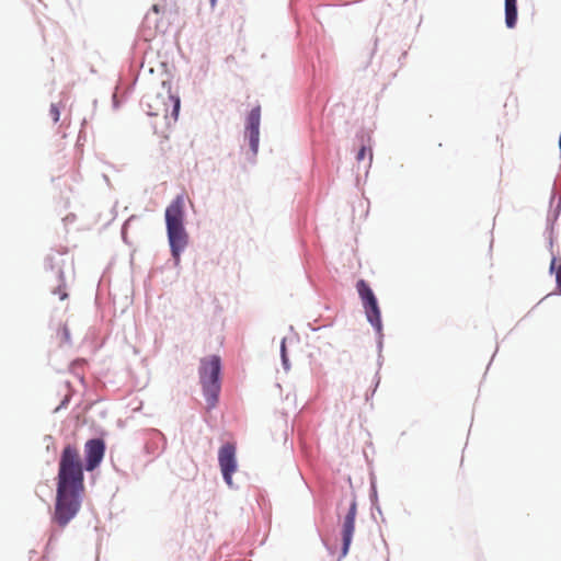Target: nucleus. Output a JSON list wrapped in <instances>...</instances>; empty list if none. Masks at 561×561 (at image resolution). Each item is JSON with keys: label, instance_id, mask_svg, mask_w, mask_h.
<instances>
[{"label": "nucleus", "instance_id": "f257e3e1", "mask_svg": "<svg viewBox=\"0 0 561 561\" xmlns=\"http://www.w3.org/2000/svg\"><path fill=\"white\" fill-rule=\"evenodd\" d=\"M84 492L83 465L73 445L64 447L58 467L56 504L53 519L65 527L79 512Z\"/></svg>", "mask_w": 561, "mask_h": 561}, {"label": "nucleus", "instance_id": "f03ea898", "mask_svg": "<svg viewBox=\"0 0 561 561\" xmlns=\"http://www.w3.org/2000/svg\"><path fill=\"white\" fill-rule=\"evenodd\" d=\"M220 369L221 362L220 357L217 355H210L201 360L199 379L209 409L214 408L218 402L220 392Z\"/></svg>", "mask_w": 561, "mask_h": 561}, {"label": "nucleus", "instance_id": "7ed1b4c3", "mask_svg": "<svg viewBox=\"0 0 561 561\" xmlns=\"http://www.w3.org/2000/svg\"><path fill=\"white\" fill-rule=\"evenodd\" d=\"M147 113L150 116L162 117L169 126L178 121L180 99L170 93L149 94L146 96Z\"/></svg>", "mask_w": 561, "mask_h": 561}, {"label": "nucleus", "instance_id": "20e7f679", "mask_svg": "<svg viewBox=\"0 0 561 561\" xmlns=\"http://www.w3.org/2000/svg\"><path fill=\"white\" fill-rule=\"evenodd\" d=\"M356 289L362 299L367 320L378 332H380L382 328L381 314L376 296L364 279H359L357 282Z\"/></svg>", "mask_w": 561, "mask_h": 561}, {"label": "nucleus", "instance_id": "39448f33", "mask_svg": "<svg viewBox=\"0 0 561 561\" xmlns=\"http://www.w3.org/2000/svg\"><path fill=\"white\" fill-rule=\"evenodd\" d=\"M218 461L224 480L229 486H232V474L237 471L236 447L227 443L219 448Z\"/></svg>", "mask_w": 561, "mask_h": 561}, {"label": "nucleus", "instance_id": "423d86ee", "mask_svg": "<svg viewBox=\"0 0 561 561\" xmlns=\"http://www.w3.org/2000/svg\"><path fill=\"white\" fill-rule=\"evenodd\" d=\"M357 515V504L352 500L346 514L341 519V534H342V556H346L352 542L353 534L355 530V518Z\"/></svg>", "mask_w": 561, "mask_h": 561}, {"label": "nucleus", "instance_id": "0eeeda50", "mask_svg": "<svg viewBox=\"0 0 561 561\" xmlns=\"http://www.w3.org/2000/svg\"><path fill=\"white\" fill-rule=\"evenodd\" d=\"M104 454L105 444L103 439H89L84 445L85 470L93 471L96 467H99L103 460Z\"/></svg>", "mask_w": 561, "mask_h": 561}, {"label": "nucleus", "instance_id": "6e6552de", "mask_svg": "<svg viewBox=\"0 0 561 561\" xmlns=\"http://www.w3.org/2000/svg\"><path fill=\"white\" fill-rule=\"evenodd\" d=\"M167 231L172 255L179 262L181 252L187 245L188 236L184 225L167 226Z\"/></svg>", "mask_w": 561, "mask_h": 561}, {"label": "nucleus", "instance_id": "1a4fd4ad", "mask_svg": "<svg viewBox=\"0 0 561 561\" xmlns=\"http://www.w3.org/2000/svg\"><path fill=\"white\" fill-rule=\"evenodd\" d=\"M247 130L249 133L250 147L254 153L257 152L260 138L261 108L256 106L248 115Z\"/></svg>", "mask_w": 561, "mask_h": 561}, {"label": "nucleus", "instance_id": "9d476101", "mask_svg": "<svg viewBox=\"0 0 561 561\" xmlns=\"http://www.w3.org/2000/svg\"><path fill=\"white\" fill-rule=\"evenodd\" d=\"M184 206L185 199L183 195L176 196L165 209L167 226L184 225Z\"/></svg>", "mask_w": 561, "mask_h": 561}, {"label": "nucleus", "instance_id": "9b49d317", "mask_svg": "<svg viewBox=\"0 0 561 561\" xmlns=\"http://www.w3.org/2000/svg\"><path fill=\"white\" fill-rule=\"evenodd\" d=\"M517 21V1L505 0V23L507 27L513 28Z\"/></svg>", "mask_w": 561, "mask_h": 561}, {"label": "nucleus", "instance_id": "f8f14e48", "mask_svg": "<svg viewBox=\"0 0 561 561\" xmlns=\"http://www.w3.org/2000/svg\"><path fill=\"white\" fill-rule=\"evenodd\" d=\"M368 157V162L370 163L373 160V151L370 147L362 146L356 154V160L362 162Z\"/></svg>", "mask_w": 561, "mask_h": 561}, {"label": "nucleus", "instance_id": "ddd939ff", "mask_svg": "<svg viewBox=\"0 0 561 561\" xmlns=\"http://www.w3.org/2000/svg\"><path fill=\"white\" fill-rule=\"evenodd\" d=\"M49 113H50V115L53 117V121L55 123H57L59 121V117H60V103H58V104L53 103L50 105Z\"/></svg>", "mask_w": 561, "mask_h": 561}, {"label": "nucleus", "instance_id": "4468645a", "mask_svg": "<svg viewBox=\"0 0 561 561\" xmlns=\"http://www.w3.org/2000/svg\"><path fill=\"white\" fill-rule=\"evenodd\" d=\"M556 280H557L558 288H559V290L561 293V264H559V266L557 268Z\"/></svg>", "mask_w": 561, "mask_h": 561}, {"label": "nucleus", "instance_id": "2eb2a0df", "mask_svg": "<svg viewBox=\"0 0 561 561\" xmlns=\"http://www.w3.org/2000/svg\"><path fill=\"white\" fill-rule=\"evenodd\" d=\"M557 263H558V259H557V257H553V259L551 260V264H550V272H553V271H554V272H557V268H558V266H559V265H557Z\"/></svg>", "mask_w": 561, "mask_h": 561}, {"label": "nucleus", "instance_id": "dca6fc26", "mask_svg": "<svg viewBox=\"0 0 561 561\" xmlns=\"http://www.w3.org/2000/svg\"><path fill=\"white\" fill-rule=\"evenodd\" d=\"M282 356H283V360L284 363L286 362V356H285V341L282 342Z\"/></svg>", "mask_w": 561, "mask_h": 561}, {"label": "nucleus", "instance_id": "f3484780", "mask_svg": "<svg viewBox=\"0 0 561 561\" xmlns=\"http://www.w3.org/2000/svg\"><path fill=\"white\" fill-rule=\"evenodd\" d=\"M152 10H153L156 13H159V11H160V5H159V4H154V5L152 7Z\"/></svg>", "mask_w": 561, "mask_h": 561}, {"label": "nucleus", "instance_id": "a211bd4d", "mask_svg": "<svg viewBox=\"0 0 561 561\" xmlns=\"http://www.w3.org/2000/svg\"><path fill=\"white\" fill-rule=\"evenodd\" d=\"M64 332H65L66 340H68L69 335H68V330L66 328L64 329Z\"/></svg>", "mask_w": 561, "mask_h": 561}, {"label": "nucleus", "instance_id": "6ab92c4d", "mask_svg": "<svg viewBox=\"0 0 561 561\" xmlns=\"http://www.w3.org/2000/svg\"><path fill=\"white\" fill-rule=\"evenodd\" d=\"M67 294L66 293H62V295L60 296V299H66L67 298Z\"/></svg>", "mask_w": 561, "mask_h": 561}]
</instances>
